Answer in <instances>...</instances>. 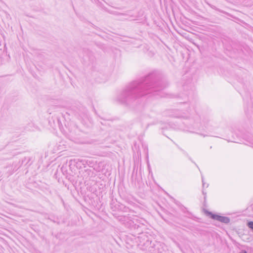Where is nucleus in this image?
Instances as JSON below:
<instances>
[{"instance_id": "nucleus-3", "label": "nucleus", "mask_w": 253, "mask_h": 253, "mask_svg": "<svg viewBox=\"0 0 253 253\" xmlns=\"http://www.w3.org/2000/svg\"><path fill=\"white\" fill-rule=\"evenodd\" d=\"M241 253H247V252L246 251H244V252H242Z\"/></svg>"}, {"instance_id": "nucleus-1", "label": "nucleus", "mask_w": 253, "mask_h": 253, "mask_svg": "<svg viewBox=\"0 0 253 253\" xmlns=\"http://www.w3.org/2000/svg\"><path fill=\"white\" fill-rule=\"evenodd\" d=\"M212 218L214 219H216L217 220L220 221L221 222H225V223H227L229 221V220L228 218L223 217V216H221L220 215H213L212 216Z\"/></svg>"}, {"instance_id": "nucleus-2", "label": "nucleus", "mask_w": 253, "mask_h": 253, "mask_svg": "<svg viewBox=\"0 0 253 253\" xmlns=\"http://www.w3.org/2000/svg\"><path fill=\"white\" fill-rule=\"evenodd\" d=\"M248 226L253 230V222L250 221L248 223Z\"/></svg>"}]
</instances>
